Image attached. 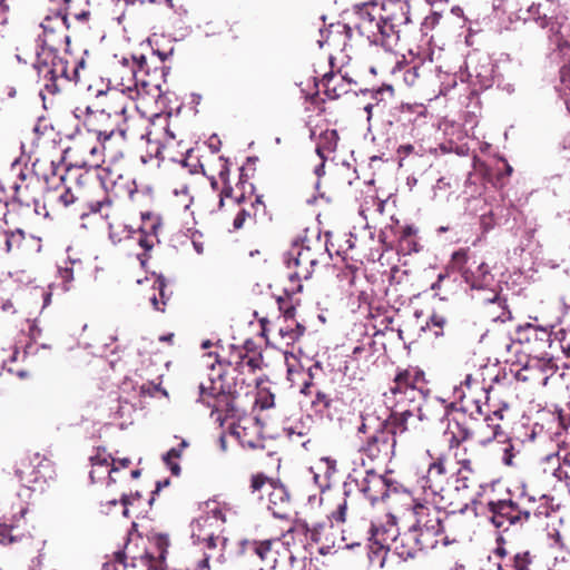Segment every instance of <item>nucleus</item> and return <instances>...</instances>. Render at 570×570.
<instances>
[{
  "instance_id": "55",
  "label": "nucleus",
  "mask_w": 570,
  "mask_h": 570,
  "mask_svg": "<svg viewBox=\"0 0 570 570\" xmlns=\"http://www.w3.org/2000/svg\"><path fill=\"white\" fill-rule=\"evenodd\" d=\"M188 446V442L186 440H181L177 448H171L163 455V460H178L181 455V452Z\"/></svg>"
},
{
  "instance_id": "41",
  "label": "nucleus",
  "mask_w": 570,
  "mask_h": 570,
  "mask_svg": "<svg viewBox=\"0 0 570 570\" xmlns=\"http://www.w3.org/2000/svg\"><path fill=\"white\" fill-rule=\"evenodd\" d=\"M24 239V232L20 228L4 234V248L10 253L14 248H19Z\"/></svg>"
},
{
  "instance_id": "46",
  "label": "nucleus",
  "mask_w": 570,
  "mask_h": 570,
  "mask_svg": "<svg viewBox=\"0 0 570 570\" xmlns=\"http://www.w3.org/2000/svg\"><path fill=\"white\" fill-rule=\"evenodd\" d=\"M132 59V75L138 80V73L145 72L148 73L147 67V59L144 55H134L131 57Z\"/></svg>"
},
{
  "instance_id": "63",
  "label": "nucleus",
  "mask_w": 570,
  "mask_h": 570,
  "mask_svg": "<svg viewBox=\"0 0 570 570\" xmlns=\"http://www.w3.org/2000/svg\"><path fill=\"white\" fill-rule=\"evenodd\" d=\"M480 224L483 228L484 232H488L490 230L494 223H493V218H492V214L489 213V214H483L481 217H480Z\"/></svg>"
},
{
  "instance_id": "39",
  "label": "nucleus",
  "mask_w": 570,
  "mask_h": 570,
  "mask_svg": "<svg viewBox=\"0 0 570 570\" xmlns=\"http://www.w3.org/2000/svg\"><path fill=\"white\" fill-rule=\"evenodd\" d=\"M155 288L158 289L159 297L154 294L150 296L149 301L156 311L164 312L168 296L166 295V281L161 275L155 281Z\"/></svg>"
},
{
  "instance_id": "36",
  "label": "nucleus",
  "mask_w": 570,
  "mask_h": 570,
  "mask_svg": "<svg viewBox=\"0 0 570 570\" xmlns=\"http://www.w3.org/2000/svg\"><path fill=\"white\" fill-rule=\"evenodd\" d=\"M567 109L570 111V62L560 69V83L557 87Z\"/></svg>"
},
{
  "instance_id": "5",
  "label": "nucleus",
  "mask_w": 570,
  "mask_h": 570,
  "mask_svg": "<svg viewBox=\"0 0 570 570\" xmlns=\"http://www.w3.org/2000/svg\"><path fill=\"white\" fill-rule=\"evenodd\" d=\"M48 46L45 49H37L36 69L40 80L43 82V89L56 95L60 91L63 83L70 82L71 77L68 71V61L59 55V48H52V41L45 42Z\"/></svg>"
},
{
  "instance_id": "49",
  "label": "nucleus",
  "mask_w": 570,
  "mask_h": 570,
  "mask_svg": "<svg viewBox=\"0 0 570 570\" xmlns=\"http://www.w3.org/2000/svg\"><path fill=\"white\" fill-rule=\"evenodd\" d=\"M558 336L562 352L570 357V327L561 330Z\"/></svg>"
},
{
  "instance_id": "62",
  "label": "nucleus",
  "mask_w": 570,
  "mask_h": 570,
  "mask_svg": "<svg viewBox=\"0 0 570 570\" xmlns=\"http://www.w3.org/2000/svg\"><path fill=\"white\" fill-rule=\"evenodd\" d=\"M76 200V197L75 195L72 194V191L70 189H66L60 196H59V202L63 204V206H69L71 204H73Z\"/></svg>"
},
{
  "instance_id": "59",
  "label": "nucleus",
  "mask_w": 570,
  "mask_h": 570,
  "mask_svg": "<svg viewBox=\"0 0 570 570\" xmlns=\"http://www.w3.org/2000/svg\"><path fill=\"white\" fill-rule=\"evenodd\" d=\"M371 97L375 100V102H380V106L381 108L384 107V105H382V101H383V98L382 96L385 94V92H390L391 95L393 94V89L392 87H386V88H379L376 90H368L367 91Z\"/></svg>"
},
{
  "instance_id": "8",
  "label": "nucleus",
  "mask_w": 570,
  "mask_h": 570,
  "mask_svg": "<svg viewBox=\"0 0 570 570\" xmlns=\"http://www.w3.org/2000/svg\"><path fill=\"white\" fill-rule=\"evenodd\" d=\"M157 549V554L144 549L142 553H134V544L126 543L124 550L115 553V570H151L158 569V563L166 559L168 539L165 535H156L151 540Z\"/></svg>"
},
{
  "instance_id": "32",
  "label": "nucleus",
  "mask_w": 570,
  "mask_h": 570,
  "mask_svg": "<svg viewBox=\"0 0 570 570\" xmlns=\"http://www.w3.org/2000/svg\"><path fill=\"white\" fill-rule=\"evenodd\" d=\"M487 302L489 304L488 313L494 322L504 323L511 318V312L507 307L505 298L494 294L491 298H487Z\"/></svg>"
},
{
  "instance_id": "25",
  "label": "nucleus",
  "mask_w": 570,
  "mask_h": 570,
  "mask_svg": "<svg viewBox=\"0 0 570 570\" xmlns=\"http://www.w3.org/2000/svg\"><path fill=\"white\" fill-rule=\"evenodd\" d=\"M324 86V92L328 99H337L343 94L348 91L351 80H347L343 76L335 75L333 72L325 73L322 79Z\"/></svg>"
},
{
  "instance_id": "18",
  "label": "nucleus",
  "mask_w": 570,
  "mask_h": 570,
  "mask_svg": "<svg viewBox=\"0 0 570 570\" xmlns=\"http://www.w3.org/2000/svg\"><path fill=\"white\" fill-rule=\"evenodd\" d=\"M420 484L426 495L440 497V502L445 500L448 471L443 456H439L429 465L426 474L420 480Z\"/></svg>"
},
{
  "instance_id": "20",
  "label": "nucleus",
  "mask_w": 570,
  "mask_h": 570,
  "mask_svg": "<svg viewBox=\"0 0 570 570\" xmlns=\"http://www.w3.org/2000/svg\"><path fill=\"white\" fill-rule=\"evenodd\" d=\"M431 524L426 523L423 527L413 525L412 530L416 537L417 547L420 553L428 550L434 549L439 543V537L443 538L444 527L440 518H436L434 522L430 521ZM448 541L444 539L443 544L448 546Z\"/></svg>"
},
{
  "instance_id": "26",
  "label": "nucleus",
  "mask_w": 570,
  "mask_h": 570,
  "mask_svg": "<svg viewBox=\"0 0 570 570\" xmlns=\"http://www.w3.org/2000/svg\"><path fill=\"white\" fill-rule=\"evenodd\" d=\"M314 419L309 414H301L299 417L285 423L283 431L289 438L294 439L307 436L313 429Z\"/></svg>"
},
{
  "instance_id": "10",
  "label": "nucleus",
  "mask_w": 570,
  "mask_h": 570,
  "mask_svg": "<svg viewBox=\"0 0 570 570\" xmlns=\"http://www.w3.org/2000/svg\"><path fill=\"white\" fill-rule=\"evenodd\" d=\"M252 493L264 492L267 494L266 508L276 519H288L291 513L289 493L286 488L263 473L252 476Z\"/></svg>"
},
{
  "instance_id": "48",
  "label": "nucleus",
  "mask_w": 570,
  "mask_h": 570,
  "mask_svg": "<svg viewBox=\"0 0 570 570\" xmlns=\"http://www.w3.org/2000/svg\"><path fill=\"white\" fill-rule=\"evenodd\" d=\"M455 426L458 428V432H452L453 436L451 442H456V444H460L461 442H464L471 438L472 432L469 428L460 424L459 422H455Z\"/></svg>"
},
{
  "instance_id": "17",
  "label": "nucleus",
  "mask_w": 570,
  "mask_h": 570,
  "mask_svg": "<svg viewBox=\"0 0 570 570\" xmlns=\"http://www.w3.org/2000/svg\"><path fill=\"white\" fill-rule=\"evenodd\" d=\"M42 35L37 38V49H45L48 46L45 42L52 41V48L60 47L62 42L66 43V52L69 51L70 37L68 35L58 36L57 32L62 29H68V12L65 10H57L53 14L47 16L41 22Z\"/></svg>"
},
{
  "instance_id": "12",
  "label": "nucleus",
  "mask_w": 570,
  "mask_h": 570,
  "mask_svg": "<svg viewBox=\"0 0 570 570\" xmlns=\"http://www.w3.org/2000/svg\"><path fill=\"white\" fill-rule=\"evenodd\" d=\"M488 510L491 514L490 520L492 524L504 531L510 525H522L529 521L531 515V511L524 502H517L512 498L490 501Z\"/></svg>"
},
{
  "instance_id": "6",
  "label": "nucleus",
  "mask_w": 570,
  "mask_h": 570,
  "mask_svg": "<svg viewBox=\"0 0 570 570\" xmlns=\"http://www.w3.org/2000/svg\"><path fill=\"white\" fill-rule=\"evenodd\" d=\"M225 522L226 517L219 503L206 502L203 514L190 524L193 543L203 546L207 550L216 549L222 540L219 534Z\"/></svg>"
},
{
  "instance_id": "61",
  "label": "nucleus",
  "mask_w": 570,
  "mask_h": 570,
  "mask_svg": "<svg viewBox=\"0 0 570 570\" xmlns=\"http://www.w3.org/2000/svg\"><path fill=\"white\" fill-rule=\"evenodd\" d=\"M127 543L134 544V553H142L144 549H147L145 544V539L141 538L140 535H137L135 539L130 538Z\"/></svg>"
},
{
  "instance_id": "9",
  "label": "nucleus",
  "mask_w": 570,
  "mask_h": 570,
  "mask_svg": "<svg viewBox=\"0 0 570 570\" xmlns=\"http://www.w3.org/2000/svg\"><path fill=\"white\" fill-rule=\"evenodd\" d=\"M474 411L471 412V416L474 417V414L483 416L485 423V425L480 429L481 438L479 443L483 446L490 443L501 445L500 450L502 451V462L505 465H512L514 446L511 443V440H509L507 434L502 431L501 425L498 423L503 419L502 411L495 410L490 415L484 411L480 401H474Z\"/></svg>"
},
{
  "instance_id": "28",
  "label": "nucleus",
  "mask_w": 570,
  "mask_h": 570,
  "mask_svg": "<svg viewBox=\"0 0 570 570\" xmlns=\"http://www.w3.org/2000/svg\"><path fill=\"white\" fill-rule=\"evenodd\" d=\"M417 229L413 226H405L399 238L397 252L402 255H411L421 250V245L416 237Z\"/></svg>"
},
{
  "instance_id": "24",
  "label": "nucleus",
  "mask_w": 570,
  "mask_h": 570,
  "mask_svg": "<svg viewBox=\"0 0 570 570\" xmlns=\"http://www.w3.org/2000/svg\"><path fill=\"white\" fill-rule=\"evenodd\" d=\"M28 512L27 507H20L19 511L12 515L10 521L0 522V544H10L20 539V534L13 533L23 523L24 515Z\"/></svg>"
},
{
  "instance_id": "54",
  "label": "nucleus",
  "mask_w": 570,
  "mask_h": 570,
  "mask_svg": "<svg viewBox=\"0 0 570 570\" xmlns=\"http://www.w3.org/2000/svg\"><path fill=\"white\" fill-rule=\"evenodd\" d=\"M188 446V442L186 440H181L177 448H171L163 455V460H178L181 455V452Z\"/></svg>"
},
{
  "instance_id": "42",
  "label": "nucleus",
  "mask_w": 570,
  "mask_h": 570,
  "mask_svg": "<svg viewBox=\"0 0 570 570\" xmlns=\"http://www.w3.org/2000/svg\"><path fill=\"white\" fill-rule=\"evenodd\" d=\"M233 434L238 439L239 443L244 448L257 449V448L263 446L262 441L258 438H256V439L245 438V426H242V425L235 426L233 429Z\"/></svg>"
},
{
  "instance_id": "56",
  "label": "nucleus",
  "mask_w": 570,
  "mask_h": 570,
  "mask_svg": "<svg viewBox=\"0 0 570 570\" xmlns=\"http://www.w3.org/2000/svg\"><path fill=\"white\" fill-rule=\"evenodd\" d=\"M419 69L420 68L417 66H411L404 70L403 78L407 86H413L419 78Z\"/></svg>"
},
{
  "instance_id": "22",
  "label": "nucleus",
  "mask_w": 570,
  "mask_h": 570,
  "mask_svg": "<svg viewBox=\"0 0 570 570\" xmlns=\"http://www.w3.org/2000/svg\"><path fill=\"white\" fill-rule=\"evenodd\" d=\"M392 549L393 553L401 561H407L419 557L420 548L417 547L416 537L414 535L412 527L402 534L397 531L396 540Z\"/></svg>"
},
{
  "instance_id": "38",
  "label": "nucleus",
  "mask_w": 570,
  "mask_h": 570,
  "mask_svg": "<svg viewBox=\"0 0 570 570\" xmlns=\"http://www.w3.org/2000/svg\"><path fill=\"white\" fill-rule=\"evenodd\" d=\"M438 77L440 80V94L446 95L458 86V81H460V70L456 72H448L440 69Z\"/></svg>"
},
{
  "instance_id": "47",
  "label": "nucleus",
  "mask_w": 570,
  "mask_h": 570,
  "mask_svg": "<svg viewBox=\"0 0 570 570\" xmlns=\"http://www.w3.org/2000/svg\"><path fill=\"white\" fill-rule=\"evenodd\" d=\"M58 274L60 279L62 281V291L68 292L70 289V285L73 281V269L72 267H59Z\"/></svg>"
},
{
  "instance_id": "64",
  "label": "nucleus",
  "mask_w": 570,
  "mask_h": 570,
  "mask_svg": "<svg viewBox=\"0 0 570 570\" xmlns=\"http://www.w3.org/2000/svg\"><path fill=\"white\" fill-rule=\"evenodd\" d=\"M164 463L167 465V468L170 470L171 474L175 476H178L180 474V465L178 463V460H163Z\"/></svg>"
},
{
  "instance_id": "57",
  "label": "nucleus",
  "mask_w": 570,
  "mask_h": 570,
  "mask_svg": "<svg viewBox=\"0 0 570 570\" xmlns=\"http://www.w3.org/2000/svg\"><path fill=\"white\" fill-rule=\"evenodd\" d=\"M140 498H141V494H140L139 492H136L135 494H130V495H126V494H124V495L121 497L120 502H121V504H122V507H124V509H122V514H124L125 517H128V514H129V509H128V508H129V505H132V504H134V502H135V501H138Z\"/></svg>"
},
{
  "instance_id": "16",
  "label": "nucleus",
  "mask_w": 570,
  "mask_h": 570,
  "mask_svg": "<svg viewBox=\"0 0 570 570\" xmlns=\"http://www.w3.org/2000/svg\"><path fill=\"white\" fill-rule=\"evenodd\" d=\"M111 115L105 110L91 112L87 116L85 125L89 132L96 135L97 140L106 149L107 145H111L112 140L124 141L126 129L120 126L109 124Z\"/></svg>"
},
{
  "instance_id": "13",
  "label": "nucleus",
  "mask_w": 570,
  "mask_h": 570,
  "mask_svg": "<svg viewBox=\"0 0 570 570\" xmlns=\"http://www.w3.org/2000/svg\"><path fill=\"white\" fill-rule=\"evenodd\" d=\"M400 433L399 428L387 420L379 424V428L367 439L361 448V452L370 460H381L383 462L391 460L394 455L396 440L395 435Z\"/></svg>"
},
{
  "instance_id": "14",
  "label": "nucleus",
  "mask_w": 570,
  "mask_h": 570,
  "mask_svg": "<svg viewBox=\"0 0 570 570\" xmlns=\"http://www.w3.org/2000/svg\"><path fill=\"white\" fill-rule=\"evenodd\" d=\"M14 472L22 485L33 489L35 485L42 484L51 478L52 465L47 458L33 453L21 458L16 463Z\"/></svg>"
},
{
  "instance_id": "50",
  "label": "nucleus",
  "mask_w": 570,
  "mask_h": 570,
  "mask_svg": "<svg viewBox=\"0 0 570 570\" xmlns=\"http://www.w3.org/2000/svg\"><path fill=\"white\" fill-rule=\"evenodd\" d=\"M446 324V318L445 316L441 315V314H436V313H433L431 316H430V320L428 322V326H433V327H438L440 331H436L434 334L435 336H440L442 335V328L443 326Z\"/></svg>"
},
{
  "instance_id": "7",
  "label": "nucleus",
  "mask_w": 570,
  "mask_h": 570,
  "mask_svg": "<svg viewBox=\"0 0 570 570\" xmlns=\"http://www.w3.org/2000/svg\"><path fill=\"white\" fill-rule=\"evenodd\" d=\"M494 80V65L489 56L472 52L465 59V68L460 69L461 87L470 97L492 87Z\"/></svg>"
},
{
  "instance_id": "44",
  "label": "nucleus",
  "mask_w": 570,
  "mask_h": 570,
  "mask_svg": "<svg viewBox=\"0 0 570 570\" xmlns=\"http://www.w3.org/2000/svg\"><path fill=\"white\" fill-rule=\"evenodd\" d=\"M513 500L517 502H524L530 510L531 507L535 503V497L527 492L525 484H521L515 489V498Z\"/></svg>"
},
{
  "instance_id": "52",
  "label": "nucleus",
  "mask_w": 570,
  "mask_h": 570,
  "mask_svg": "<svg viewBox=\"0 0 570 570\" xmlns=\"http://www.w3.org/2000/svg\"><path fill=\"white\" fill-rule=\"evenodd\" d=\"M188 446V442L186 440H181L177 448H171L163 455V460H178L181 455V452Z\"/></svg>"
},
{
  "instance_id": "15",
  "label": "nucleus",
  "mask_w": 570,
  "mask_h": 570,
  "mask_svg": "<svg viewBox=\"0 0 570 570\" xmlns=\"http://www.w3.org/2000/svg\"><path fill=\"white\" fill-rule=\"evenodd\" d=\"M397 531L393 517L385 524H371L367 538L371 560L377 559L380 566H384L387 551L396 540Z\"/></svg>"
},
{
  "instance_id": "58",
  "label": "nucleus",
  "mask_w": 570,
  "mask_h": 570,
  "mask_svg": "<svg viewBox=\"0 0 570 570\" xmlns=\"http://www.w3.org/2000/svg\"><path fill=\"white\" fill-rule=\"evenodd\" d=\"M165 135H166V138H165L164 145L156 147V154H155L156 157L160 156L161 149H168L169 147H171V145L175 141V138H176L175 134L169 128H165Z\"/></svg>"
},
{
  "instance_id": "23",
  "label": "nucleus",
  "mask_w": 570,
  "mask_h": 570,
  "mask_svg": "<svg viewBox=\"0 0 570 570\" xmlns=\"http://www.w3.org/2000/svg\"><path fill=\"white\" fill-rule=\"evenodd\" d=\"M144 225L136 233L137 237H135L140 247H142L146 252L150 250L155 243L158 242L157 235L158 230L161 226V223L158 218L146 220V216L142 215Z\"/></svg>"
},
{
  "instance_id": "1",
  "label": "nucleus",
  "mask_w": 570,
  "mask_h": 570,
  "mask_svg": "<svg viewBox=\"0 0 570 570\" xmlns=\"http://www.w3.org/2000/svg\"><path fill=\"white\" fill-rule=\"evenodd\" d=\"M382 396L384 405L391 411L387 421L399 428L400 433L407 431L412 417L419 421L442 419L453 405L439 396L430 395L424 372L416 367L396 373Z\"/></svg>"
},
{
  "instance_id": "34",
  "label": "nucleus",
  "mask_w": 570,
  "mask_h": 570,
  "mask_svg": "<svg viewBox=\"0 0 570 570\" xmlns=\"http://www.w3.org/2000/svg\"><path fill=\"white\" fill-rule=\"evenodd\" d=\"M337 134L335 130L325 131L321 136V141L316 146V154L322 160L327 159V154L336 148Z\"/></svg>"
},
{
  "instance_id": "43",
  "label": "nucleus",
  "mask_w": 570,
  "mask_h": 570,
  "mask_svg": "<svg viewBox=\"0 0 570 570\" xmlns=\"http://www.w3.org/2000/svg\"><path fill=\"white\" fill-rule=\"evenodd\" d=\"M252 549L253 551L255 552V554L261 559V560H266L269 554H271V550H272V542L269 540H265V541H254L252 543Z\"/></svg>"
},
{
  "instance_id": "21",
  "label": "nucleus",
  "mask_w": 570,
  "mask_h": 570,
  "mask_svg": "<svg viewBox=\"0 0 570 570\" xmlns=\"http://www.w3.org/2000/svg\"><path fill=\"white\" fill-rule=\"evenodd\" d=\"M312 406L316 413L330 421H340L343 417L345 402L340 397H331L324 392L318 391L312 401Z\"/></svg>"
},
{
  "instance_id": "3",
  "label": "nucleus",
  "mask_w": 570,
  "mask_h": 570,
  "mask_svg": "<svg viewBox=\"0 0 570 570\" xmlns=\"http://www.w3.org/2000/svg\"><path fill=\"white\" fill-rule=\"evenodd\" d=\"M551 343V332L544 327L534 326L530 323L519 327L518 342L507 345L508 352L522 354L515 361L521 365V368L515 373L518 381L525 382L528 377L522 372L534 367H540L543 372H550L551 374L554 372L557 366L547 353Z\"/></svg>"
},
{
  "instance_id": "33",
  "label": "nucleus",
  "mask_w": 570,
  "mask_h": 570,
  "mask_svg": "<svg viewBox=\"0 0 570 570\" xmlns=\"http://www.w3.org/2000/svg\"><path fill=\"white\" fill-rule=\"evenodd\" d=\"M236 371H243L247 367L250 372H255L261 368L263 363V356L261 353L247 354L242 350H236L234 353Z\"/></svg>"
},
{
  "instance_id": "53",
  "label": "nucleus",
  "mask_w": 570,
  "mask_h": 570,
  "mask_svg": "<svg viewBox=\"0 0 570 570\" xmlns=\"http://www.w3.org/2000/svg\"><path fill=\"white\" fill-rule=\"evenodd\" d=\"M188 446V442L186 440H181L177 448H171L163 455V460H178L181 455V452Z\"/></svg>"
},
{
  "instance_id": "31",
  "label": "nucleus",
  "mask_w": 570,
  "mask_h": 570,
  "mask_svg": "<svg viewBox=\"0 0 570 570\" xmlns=\"http://www.w3.org/2000/svg\"><path fill=\"white\" fill-rule=\"evenodd\" d=\"M460 464L461 466L453 475L454 490L458 492L466 491L471 488L474 474L470 460H463Z\"/></svg>"
},
{
  "instance_id": "40",
  "label": "nucleus",
  "mask_w": 570,
  "mask_h": 570,
  "mask_svg": "<svg viewBox=\"0 0 570 570\" xmlns=\"http://www.w3.org/2000/svg\"><path fill=\"white\" fill-rule=\"evenodd\" d=\"M433 199L444 200L452 194V185L449 178L440 177L432 187Z\"/></svg>"
},
{
  "instance_id": "51",
  "label": "nucleus",
  "mask_w": 570,
  "mask_h": 570,
  "mask_svg": "<svg viewBox=\"0 0 570 570\" xmlns=\"http://www.w3.org/2000/svg\"><path fill=\"white\" fill-rule=\"evenodd\" d=\"M452 263L459 269L464 271L463 267L468 263V250L459 249L452 254Z\"/></svg>"
},
{
  "instance_id": "19",
  "label": "nucleus",
  "mask_w": 570,
  "mask_h": 570,
  "mask_svg": "<svg viewBox=\"0 0 570 570\" xmlns=\"http://www.w3.org/2000/svg\"><path fill=\"white\" fill-rule=\"evenodd\" d=\"M513 17L514 21H522L523 23L533 22L541 29H549L550 38L559 32L557 23L548 14L543 3L533 2L525 10L520 9L518 12H514ZM510 21H513L512 16H510Z\"/></svg>"
},
{
  "instance_id": "4",
  "label": "nucleus",
  "mask_w": 570,
  "mask_h": 570,
  "mask_svg": "<svg viewBox=\"0 0 570 570\" xmlns=\"http://www.w3.org/2000/svg\"><path fill=\"white\" fill-rule=\"evenodd\" d=\"M210 368L208 385L199 384L198 401L212 409V416L216 421H223L233 416L236 410L235 399L239 394L237 382L228 381L227 374L223 371V364L215 357L213 363H207Z\"/></svg>"
},
{
  "instance_id": "2",
  "label": "nucleus",
  "mask_w": 570,
  "mask_h": 570,
  "mask_svg": "<svg viewBox=\"0 0 570 570\" xmlns=\"http://www.w3.org/2000/svg\"><path fill=\"white\" fill-rule=\"evenodd\" d=\"M375 3H360L353 8V27L371 45L381 46L386 51L393 50L399 41V28L410 22V6L403 0H387L382 10Z\"/></svg>"
},
{
  "instance_id": "45",
  "label": "nucleus",
  "mask_w": 570,
  "mask_h": 570,
  "mask_svg": "<svg viewBox=\"0 0 570 570\" xmlns=\"http://www.w3.org/2000/svg\"><path fill=\"white\" fill-rule=\"evenodd\" d=\"M278 305H279V311L282 312L283 317H284V323H288V322L297 323L295 321V307L293 305L287 304V302L285 299H283L282 297L278 298Z\"/></svg>"
},
{
  "instance_id": "29",
  "label": "nucleus",
  "mask_w": 570,
  "mask_h": 570,
  "mask_svg": "<svg viewBox=\"0 0 570 570\" xmlns=\"http://www.w3.org/2000/svg\"><path fill=\"white\" fill-rule=\"evenodd\" d=\"M91 471L90 479L96 478V471L102 470L104 473H115L119 470L116 465V460L110 456L105 450H98L97 453L90 456Z\"/></svg>"
},
{
  "instance_id": "11",
  "label": "nucleus",
  "mask_w": 570,
  "mask_h": 570,
  "mask_svg": "<svg viewBox=\"0 0 570 570\" xmlns=\"http://www.w3.org/2000/svg\"><path fill=\"white\" fill-rule=\"evenodd\" d=\"M392 487L393 482L391 479L370 469L366 470L361 481L348 476L347 481L343 484V493L345 498H348L354 490H357L365 499L374 504L379 500H385Z\"/></svg>"
},
{
  "instance_id": "27",
  "label": "nucleus",
  "mask_w": 570,
  "mask_h": 570,
  "mask_svg": "<svg viewBox=\"0 0 570 570\" xmlns=\"http://www.w3.org/2000/svg\"><path fill=\"white\" fill-rule=\"evenodd\" d=\"M462 277L471 288H483L489 285L491 275L488 264L481 263L478 265L475 271L466 268L462 272Z\"/></svg>"
},
{
  "instance_id": "37",
  "label": "nucleus",
  "mask_w": 570,
  "mask_h": 570,
  "mask_svg": "<svg viewBox=\"0 0 570 570\" xmlns=\"http://www.w3.org/2000/svg\"><path fill=\"white\" fill-rule=\"evenodd\" d=\"M511 564H502L499 563V570H529V567L532 562L529 551L518 552L511 559Z\"/></svg>"
},
{
  "instance_id": "30",
  "label": "nucleus",
  "mask_w": 570,
  "mask_h": 570,
  "mask_svg": "<svg viewBox=\"0 0 570 570\" xmlns=\"http://www.w3.org/2000/svg\"><path fill=\"white\" fill-rule=\"evenodd\" d=\"M309 247H305L303 244L294 243L291 250L285 255V263L288 268L292 266H301L302 264L315 265L316 259L311 257Z\"/></svg>"
},
{
  "instance_id": "60",
  "label": "nucleus",
  "mask_w": 570,
  "mask_h": 570,
  "mask_svg": "<svg viewBox=\"0 0 570 570\" xmlns=\"http://www.w3.org/2000/svg\"><path fill=\"white\" fill-rule=\"evenodd\" d=\"M347 502L346 499L338 504L336 511L333 512L332 517L336 522H344L346 518Z\"/></svg>"
},
{
  "instance_id": "35",
  "label": "nucleus",
  "mask_w": 570,
  "mask_h": 570,
  "mask_svg": "<svg viewBox=\"0 0 570 570\" xmlns=\"http://www.w3.org/2000/svg\"><path fill=\"white\" fill-rule=\"evenodd\" d=\"M279 335L287 345L296 342L305 332V326L301 323H285L279 327Z\"/></svg>"
}]
</instances>
